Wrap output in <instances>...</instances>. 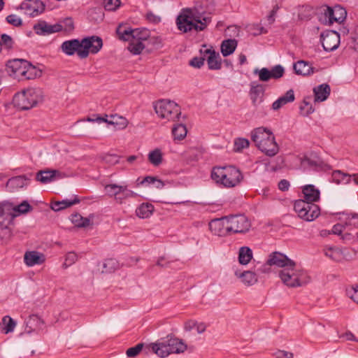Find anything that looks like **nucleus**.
Here are the masks:
<instances>
[{
  "instance_id": "obj_1",
  "label": "nucleus",
  "mask_w": 358,
  "mask_h": 358,
  "mask_svg": "<svg viewBox=\"0 0 358 358\" xmlns=\"http://www.w3.org/2000/svg\"><path fill=\"white\" fill-rule=\"evenodd\" d=\"M266 264L283 268L280 271L279 276L287 287H301L310 281V277L304 270L296 268V262L280 252L271 253Z\"/></svg>"
},
{
  "instance_id": "obj_2",
  "label": "nucleus",
  "mask_w": 358,
  "mask_h": 358,
  "mask_svg": "<svg viewBox=\"0 0 358 358\" xmlns=\"http://www.w3.org/2000/svg\"><path fill=\"white\" fill-rule=\"evenodd\" d=\"M8 74L19 81L33 80L41 76V71L26 59H14L7 62Z\"/></svg>"
},
{
  "instance_id": "obj_3",
  "label": "nucleus",
  "mask_w": 358,
  "mask_h": 358,
  "mask_svg": "<svg viewBox=\"0 0 358 358\" xmlns=\"http://www.w3.org/2000/svg\"><path fill=\"white\" fill-rule=\"evenodd\" d=\"M251 140L268 157H274L280 150L273 132L266 127H258L251 133Z\"/></svg>"
},
{
  "instance_id": "obj_4",
  "label": "nucleus",
  "mask_w": 358,
  "mask_h": 358,
  "mask_svg": "<svg viewBox=\"0 0 358 358\" xmlns=\"http://www.w3.org/2000/svg\"><path fill=\"white\" fill-rule=\"evenodd\" d=\"M185 13L180 15L176 19L178 29L183 33L192 30L201 31L206 29L212 20L211 17H203L202 20L199 13H196L191 8L185 9Z\"/></svg>"
},
{
  "instance_id": "obj_5",
  "label": "nucleus",
  "mask_w": 358,
  "mask_h": 358,
  "mask_svg": "<svg viewBox=\"0 0 358 358\" xmlns=\"http://www.w3.org/2000/svg\"><path fill=\"white\" fill-rule=\"evenodd\" d=\"M187 349V345L182 340L168 335L166 338H162L160 341L152 343L146 347L145 353L148 354L150 350L159 357L164 358L170 354H179L183 352Z\"/></svg>"
},
{
  "instance_id": "obj_6",
  "label": "nucleus",
  "mask_w": 358,
  "mask_h": 358,
  "mask_svg": "<svg viewBox=\"0 0 358 358\" xmlns=\"http://www.w3.org/2000/svg\"><path fill=\"white\" fill-rule=\"evenodd\" d=\"M211 178L225 187H234L242 181L243 176L235 166L229 165L213 168Z\"/></svg>"
},
{
  "instance_id": "obj_7",
  "label": "nucleus",
  "mask_w": 358,
  "mask_h": 358,
  "mask_svg": "<svg viewBox=\"0 0 358 358\" xmlns=\"http://www.w3.org/2000/svg\"><path fill=\"white\" fill-rule=\"evenodd\" d=\"M44 101V93L42 89L28 88L17 92L13 98L14 107L21 110H27Z\"/></svg>"
},
{
  "instance_id": "obj_8",
  "label": "nucleus",
  "mask_w": 358,
  "mask_h": 358,
  "mask_svg": "<svg viewBox=\"0 0 358 358\" xmlns=\"http://www.w3.org/2000/svg\"><path fill=\"white\" fill-rule=\"evenodd\" d=\"M156 113L168 121L175 122L179 120L181 115L180 107L173 101L162 99L154 103Z\"/></svg>"
},
{
  "instance_id": "obj_9",
  "label": "nucleus",
  "mask_w": 358,
  "mask_h": 358,
  "mask_svg": "<svg viewBox=\"0 0 358 358\" xmlns=\"http://www.w3.org/2000/svg\"><path fill=\"white\" fill-rule=\"evenodd\" d=\"M294 210L301 219L307 222L313 221L320 214V208L317 205L303 199L295 201Z\"/></svg>"
},
{
  "instance_id": "obj_10",
  "label": "nucleus",
  "mask_w": 358,
  "mask_h": 358,
  "mask_svg": "<svg viewBox=\"0 0 358 358\" xmlns=\"http://www.w3.org/2000/svg\"><path fill=\"white\" fill-rule=\"evenodd\" d=\"M225 229L228 232L234 234H244L248 231L250 222L244 215H230L224 217Z\"/></svg>"
},
{
  "instance_id": "obj_11",
  "label": "nucleus",
  "mask_w": 358,
  "mask_h": 358,
  "mask_svg": "<svg viewBox=\"0 0 358 358\" xmlns=\"http://www.w3.org/2000/svg\"><path fill=\"white\" fill-rule=\"evenodd\" d=\"M81 50L79 51V57L81 59L87 58L91 52L96 54L102 48V38L97 36H91L83 38L80 41Z\"/></svg>"
},
{
  "instance_id": "obj_12",
  "label": "nucleus",
  "mask_w": 358,
  "mask_h": 358,
  "mask_svg": "<svg viewBox=\"0 0 358 358\" xmlns=\"http://www.w3.org/2000/svg\"><path fill=\"white\" fill-rule=\"evenodd\" d=\"M87 121L92 122H106L108 124L113 125L115 129H122L127 126V121L126 118L119 116L117 114L111 115L108 117V115L101 116L99 114H93L92 117H88Z\"/></svg>"
},
{
  "instance_id": "obj_13",
  "label": "nucleus",
  "mask_w": 358,
  "mask_h": 358,
  "mask_svg": "<svg viewBox=\"0 0 358 358\" xmlns=\"http://www.w3.org/2000/svg\"><path fill=\"white\" fill-rule=\"evenodd\" d=\"M255 75H258L259 80L262 82H268L271 79L278 80L282 78L285 74V69L280 64H277L269 69L264 67L261 69H255L253 71Z\"/></svg>"
},
{
  "instance_id": "obj_14",
  "label": "nucleus",
  "mask_w": 358,
  "mask_h": 358,
  "mask_svg": "<svg viewBox=\"0 0 358 358\" xmlns=\"http://www.w3.org/2000/svg\"><path fill=\"white\" fill-rule=\"evenodd\" d=\"M340 34L336 31L326 30L320 34V42L323 49L326 52H331L336 50L340 44Z\"/></svg>"
},
{
  "instance_id": "obj_15",
  "label": "nucleus",
  "mask_w": 358,
  "mask_h": 358,
  "mask_svg": "<svg viewBox=\"0 0 358 358\" xmlns=\"http://www.w3.org/2000/svg\"><path fill=\"white\" fill-rule=\"evenodd\" d=\"M18 8L25 10L27 15L35 17L45 11V3L41 0H24Z\"/></svg>"
},
{
  "instance_id": "obj_16",
  "label": "nucleus",
  "mask_w": 358,
  "mask_h": 358,
  "mask_svg": "<svg viewBox=\"0 0 358 358\" xmlns=\"http://www.w3.org/2000/svg\"><path fill=\"white\" fill-rule=\"evenodd\" d=\"M314 155L315 159L310 158L307 156H303L301 158V164H307L308 166L313 168L316 171L327 172L332 170V166L324 162L315 153H311V156Z\"/></svg>"
},
{
  "instance_id": "obj_17",
  "label": "nucleus",
  "mask_w": 358,
  "mask_h": 358,
  "mask_svg": "<svg viewBox=\"0 0 358 358\" xmlns=\"http://www.w3.org/2000/svg\"><path fill=\"white\" fill-rule=\"evenodd\" d=\"M200 52L204 57L207 56L206 60L209 69L219 70L222 68V59L219 52L212 48L206 49L203 52L201 50Z\"/></svg>"
},
{
  "instance_id": "obj_18",
  "label": "nucleus",
  "mask_w": 358,
  "mask_h": 358,
  "mask_svg": "<svg viewBox=\"0 0 358 358\" xmlns=\"http://www.w3.org/2000/svg\"><path fill=\"white\" fill-rule=\"evenodd\" d=\"M265 89L263 85L252 82L250 83V94L254 106H257L263 101Z\"/></svg>"
},
{
  "instance_id": "obj_19",
  "label": "nucleus",
  "mask_w": 358,
  "mask_h": 358,
  "mask_svg": "<svg viewBox=\"0 0 358 358\" xmlns=\"http://www.w3.org/2000/svg\"><path fill=\"white\" fill-rule=\"evenodd\" d=\"M45 261V255L38 251H27L24 255V262L28 266L39 265Z\"/></svg>"
},
{
  "instance_id": "obj_20",
  "label": "nucleus",
  "mask_w": 358,
  "mask_h": 358,
  "mask_svg": "<svg viewBox=\"0 0 358 358\" xmlns=\"http://www.w3.org/2000/svg\"><path fill=\"white\" fill-rule=\"evenodd\" d=\"M61 49L69 56L73 55L76 52L79 56V51L81 50L80 41L78 38L66 41L62 43Z\"/></svg>"
},
{
  "instance_id": "obj_21",
  "label": "nucleus",
  "mask_w": 358,
  "mask_h": 358,
  "mask_svg": "<svg viewBox=\"0 0 358 358\" xmlns=\"http://www.w3.org/2000/svg\"><path fill=\"white\" fill-rule=\"evenodd\" d=\"M293 69L297 75L307 76L315 72V68L312 66L309 62L299 60L294 64Z\"/></svg>"
},
{
  "instance_id": "obj_22",
  "label": "nucleus",
  "mask_w": 358,
  "mask_h": 358,
  "mask_svg": "<svg viewBox=\"0 0 358 358\" xmlns=\"http://www.w3.org/2000/svg\"><path fill=\"white\" fill-rule=\"evenodd\" d=\"M302 192L305 201L314 203L320 200V192L313 185H306L303 187Z\"/></svg>"
},
{
  "instance_id": "obj_23",
  "label": "nucleus",
  "mask_w": 358,
  "mask_h": 358,
  "mask_svg": "<svg viewBox=\"0 0 358 358\" xmlns=\"http://www.w3.org/2000/svg\"><path fill=\"white\" fill-rule=\"evenodd\" d=\"M313 92L315 95V102H322L327 99L329 97L331 88L328 84H321L316 87H314Z\"/></svg>"
},
{
  "instance_id": "obj_24",
  "label": "nucleus",
  "mask_w": 358,
  "mask_h": 358,
  "mask_svg": "<svg viewBox=\"0 0 358 358\" xmlns=\"http://www.w3.org/2000/svg\"><path fill=\"white\" fill-rule=\"evenodd\" d=\"M29 178L27 175H21L9 178L6 182V187L10 190L17 188H22L27 185Z\"/></svg>"
},
{
  "instance_id": "obj_25",
  "label": "nucleus",
  "mask_w": 358,
  "mask_h": 358,
  "mask_svg": "<svg viewBox=\"0 0 358 358\" xmlns=\"http://www.w3.org/2000/svg\"><path fill=\"white\" fill-rule=\"evenodd\" d=\"M295 99L294 92L293 90H289L287 92L279 97L276 101H275L272 104V108L274 110H277L280 109L282 106L293 102Z\"/></svg>"
},
{
  "instance_id": "obj_26",
  "label": "nucleus",
  "mask_w": 358,
  "mask_h": 358,
  "mask_svg": "<svg viewBox=\"0 0 358 358\" xmlns=\"http://www.w3.org/2000/svg\"><path fill=\"white\" fill-rule=\"evenodd\" d=\"M236 276L241 279V281L247 286L254 285L257 282V275L252 271H245L243 272H239L236 271L235 272Z\"/></svg>"
},
{
  "instance_id": "obj_27",
  "label": "nucleus",
  "mask_w": 358,
  "mask_h": 358,
  "mask_svg": "<svg viewBox=\"0 0 358 358\" xmlns=\"http://www.w3.org/2000/svg\"><path fill=\"white\" fill-rule=\"evenodd\" d=\"M59 174L57 170H42L39 171L36 176V180L41 183L45 184L51 182Z\"/></svg>"
},
{
  "instance_id": "obj_28",
  "label": "nucleus",
  "mask_w": 358,
  "mask_h": 358,
  "mask_svg": "<svg viewBox=\"0 0 358 358\" xmlns=\"http://www.w3.org/2000/svg\"><path fill=\"white\" fill-rule=\"evenodd\" d=\"M134 29L127 24H120L116 29V33L120 40L123 41H131Z\"/></svg>"
},
{
  "instance_id": "obj_29",
  "label": "nucleus",
  "mask_w": 358,
  "mask_h": 358,
  "mask_svg": "<svg viewBox=\"0 0 358 358\" xmlns=\"http://www.w3.org/2000/svg\"><path fill=\"white\" fill-rule=\"evenodd\" d=\"M238 41L236 39L224 40L221 44V52L223 57L233 54L237 47Z\"/></svg>"
},
{
  "instance_id": "obj_30",
  "label": "nucleus",
  "mask_w": 358,
  "mask_h": 358,
  "mask_svg": "<svg viewBox=\"0 0 358 358\" xmlns=\"http://www.w3.org/2000/svg\"><path fill=\"white\" fill-rule=\"evenodd\" d=\"M154 208L152 203H143L136 208V214L140 218H148L152 214Z\"/></svg>"
},
{
  "instance_id": "obj_31",
  "label": "nucleus",
  "mask_w": 358,
  "mask_h": 358,
  "mask_svg": "<svg viewBox=\"0 0 358 358\" xmlns=\"http://www.w3.org/2000/svg\"><path fill=\"white\" fill-rule=\"evenodd\" d=\"M80 201V199L77 196L73 200L65 199L63 201H55L51 204V208L54 211L57 212L71 207L74 204L79 203Z\"/></svg>"
},
{
  "instance_id": "obj_32",
  "label": "nucleus",
  "mask_w": 358,
  "mask_h": 358,
  "mask_svg": "<svg viewBox=\"0 0 358 358\" xmlns=\"http://www.w3.org/2000/svg\"><path fill=\"white\" fill-rule=\"evenodd\" d=\"M332 181L336 184H348L352 179V176L340 170H335L331 174Z\"/></svg>"
},
{
  "instance_id": "obj_33",
  "label": "nucleus",
  "mask_w": 358,
  "mask_h": 358,
  "mask_svg": "<svg viewBox=\"0 0 358 358\" xmlns=\"http://www.w3.org/2000/svg\"><path fill=\"white\" fill-rule=\"evenodd\" d=\"M187 127L185 123L175 124L172 128V134L174 140L181 141L187 136Z\"/></svg>"
},
{
  "instance_id": "obj_34",
  "label": "nucleus",
  "mask_w": 358,
  "mask_h": 358,
  "mask_svg": "<svg viewBox=\"0 0 358 358\" xmlns=\"http://www.w3.org/2000/svg\"><path fill=\"white\" fill-rule=\"evenodd\" d=\"M252 259V251L247 246L241 247L238 252V262L242 265L248 264Z\"/></svg>"
},
{
  "instance_id": "obj_35",
  "label": "nucleus",
  "mask_w": 358,
  "mask_h": 358,
  "mask_svg": "<svg viewBox=\"0 0 358 358\" xmlns=\"http://www.w3.org/2000/svg\"><path fill=\"white\" fill-rule=\"evenodd\" d=\"M35 33L41 36H47L51 34L50 24L45 21L41 20L35 24L33 27Z\"/></svg>"
},
{
  "instance_id": "obj_36",
  "label": "nucleus",
  "mask_w": 358,
  "mask_h": 358,
  "mask_svg": "<svg viewBox=\"0 0 358 358\" xmlns=\"http://www.w3.org/2000/svg\"><path fill=\"white\" fill-rule=\"evenodd\" d=\"M150 36V31L145 28L134 29L131 40L137 41H148Z\"/></svg>"
},
{
  "instance_id": "obj_37",
  "label": "nucleus",
  "mask_w": 358,
  "mask_h": 358,
  "mask_svg": "<svg viewBox=\"0 0 358 358\" xmlns=\"http://www.w3.org/2000/svg\"><path fill=\"white\" fill-rule=\"evenodd\" d=\"M325 255L335 262H341L344 259L342 250L337 247L328 248L325 251Z\"/></svg>"
},
{
  "instance_id": "obj_38",
  "label": "nucleus",
  "mask_w": 358,
  "mask_h": 358,
  "mask_svg": "<svg viewBox=\"0 0 358 358\" xmlns=\"http://www.w3.org/2000/svg\"><path fill=\"white\" fill-rule=\"evenodd\" d=\"M344 215V213H343ZM345 224L349 230L358 229V214H345Z\"/></svg>"
},
{
  "instance_id": "obj_39",
  "label": "nucleus",
  "mask_w": 358,
  "mask_h": 358,
  "mask_svg": "<svg viewBox=\"0 0 358 358\" xmlns=\"http://www.w3.org/2000/svg\"><path fill=\"white\" fill-rule=\"evenodd\" d=\"M106 189L111 194L115 196L116 200L118 199V195L124 194L127 190V186L118 185L117 184H110L106 186Z\"/></svg>"
},
{
  "instance_id": "obj_40",
  "label": "nucleus",
  "mask_w": 358,
  "mask_h": 358,
  "mask_svg": "<svg viewBox=\"0 0 358 358\" xmlns=\"http://www.w3.org/2000/svg\"><path fill=\"white\" fill-rule=\"evenodd\" d=\"M2 331L7 334L13 332L16 325L15 321L8 315L4 316L2 319Z\"/></svg>"
},
{
  "instance_id": "obj_41",
  "label": "nucleus",
  "mask_w": 358,
  "mask_h": 358,
  "mask_svg": "<svg viewBox=\"0 0 358 358\" xmlns=\"http://www.w3.org/2000/svg\"><path fill=\"white\" fill-rule=\"evenodd\" d=\"M25 323L27 328H29L28 331L31 332L39 327L43 321L37 315H31L26 320Z\"/></svg>"
},
{
  "instance_id": "obj_42",
  "label": "nucleus",
  "mask_w": 358,
  "mask_h": 358,
  "mask_svg": "<svg viewBox=\"0 0 358 358\" xmlns=\"http://www.w3.org/2000/svg\"><path fill=\"white\" fill-rule=\"evenodd\" d=\"M119 267V263L114 258L106 259L103 264L102 273H110L114 272Z\"/></svg>"
},
{
  "instance_id": "obj_43",
  "label": "nucleus",
  "mask_w": 358,
  "mask_h": 358,
  "mask_svg": "<svg viewBox=\"0 0 358 358\" xmlns=\"http://www.w3.org/2000/svg\"><path fill=\"white\" fill-rule=\"evenodd\" d=\"M310 96L305 97L299 106L300 113L303 116H308L314 112V108L310 103Z\"/></svg>"
},
{
  "instance_id": "obj_44",
  "label": "nucleus",
  "mask_w": 358,
  "mask_h": 358,
  "mask_svg": "<svg viewBox=\"0 0 358 358\" xmlns=\"http://www.w3.org/2000/svg\"><path fill=\"white\" fill-rule=\"evenodd\" d=\"M33 207L28 203L27 201H23L20 204L12 208V210L17 213V214H12V217H14L17 215L20 214H26L30 211H31Z\"/></svg>"
},
{
  "instance_id": "obj_45",
  "label": "nucleus",
  "mask_w": 358,
  "mask_h": 358,
  "mask_svg": "<svg viewBox=\"0 0 358 358\" xmlns=\"http://www.w3.org/2000/svg\"><path fill=\"white\" fill-rule=\"evenodd\" d=\"M162 153L158 148L152 150L148 154V160L155 166H158L162 162Z\"/></svg>"
},
{
  "instance_id": "obj_46",
  "label": "nucleus",
  "mask_w": 358,
  "mask_h": 358,
  "mask_svg": "<svg viewBox=\"0 0 358 358\" xmlns=\"http://www.w3.org/2000/svg\"><path fill=\"white\" fill-rule=\"evenodd\" d=\"M328 9L330 6L324 4L317 8V15L318 20L323 24L328 25Z\"/></svg>"
},
{
  "instance_id": "obj_47",
  "label": "nucleus",
  "mask_w": 358,
  "mask_h": 358,
  "mask_svg": "<svg viewBox=\"0 0 358 358\" xmlns=\"http://www.w3.org/2000/svg\"><path fill=\"white\" fill-rule=\"evenodd\" d=\"M145 48V44L141 41L131 40L129 43L128 50L135 55H140Z\"/></svg>"
},
{
  "instance_id": "obj_48",
  "label": "nucleus",
  "mask_w": 358,
  "mask_h": 358,
  "mask_svg": "<svg viewBox=\"0 0 358 358\" xmlns=\"http://www.w3.org/2000/svg\"><path fill=\"white\" fill-rule=\"evenodd\" d=\"M313 8L310 6H303L299 10L298 17L300 20L308 21L313 17Z\"/></svg>"
},
{
  "instance_id": "obj_49",
  "label": "nucleus",
  "mask_w": 358,
  "mask_h": 358,
  "mask_svg": "<svg viewBox=\"0 0 358 358\" xmlns=\"http://www.w3.org/2000/svg\"><path fill=\"white\" fill-rule=\"evenodd\" d=\"M334 11L336 18V22H338V24L342 23L347 17L346 10L340 5H336L335 6H334Z\"/></svg>"
},
{
  "instance_id": "obj_50",
  "label": "nucleus",
  "mask_w": 358,
  "mask_h": 358,
  "mask_svg": "<svg viewBox=\"0 0 358 358\" xmlns=\"http://www.w3.org/2000/svg\"><path fill=\"white\" fill-rule=\"evenodd\" d=\"M0 43H1V48L4 46L6 49L11 50L14 45V41L9 35L2 34L1 35Z\"/></svg>"
},
{
  "instance_id": "obj_51",
  "label": "nucleus",
  "mask_w": 358,
  "mask_h": 358,
  "mask_svg": "<svg viewBox=\"0 0 358 358\" xmlns=\"http://www.w3.org/2000/svg\"><path fill=\"white\" fill-rule=\"evenodd\" d=\"M225 220V219H215L213 220L209 223V229L211 231L214 232L215 234L220 235L221 226L222 225V221Z\"/></svg>"
},
{
  "instance_id": "obj_52",
  "label": "nucleus",
  "mask_w": 358,
  "mask_h": 358,
  "mask_svg": "<svg viewBox=\"0 0 358 358\" xmlns=\"http://www.w3.org/2000/svg\"><path fill=\"white\" fill-rule=\"evenodd\" d=\"M63 25V31L65 32H71L74 30V22L72 17H65L60 21Z\"/></svg>"
},
{
  "instance_id": "obj_53",
  "label": "nucleus",
  "mask_w": 358,
  "mask_h": 358,
  "mask_svg": "<svg viewBox=\"0 0 358 358\" xmlns=\"http://www.w3.org/2000/svg\"><path fill=\"white\" fill-rule=\"evenodd\" d=\"M120 5V0H103V6L106 10H116Z\"/></svg>"
},
{
  "instance_id": "obj_54",
  "label": "nucleus",
  "mask_w": 358,
  "mask_h": 358,
  "mask_svg": "<svg viewBox=\"0 0 358 358\" xmlns=\"http://www.w3.org/2000/svg\"><path fill=\"white\" fill-rule=\"evenodd\" d=\"M144 346L143 343H138L134 347H131L127 349L126 354L129 357H136L143 350Z\"/></svg>"
},
{
  "instance_id": "obj_55",
  "label": "nucleus",
  "mask_w": 358,
  "mask_h": 358,
  "mask_svg": "<svg viewBox=\"0 0 358 358\" xmlns=\"http://www.w3.org/2000/svg\"><path fill=\"white\" fill-rule=\"evenodd\" d=\"M234 145L236 151H241L244 148H248L250 142L247 138H238L234 141Z\"/></svg>"
},
{
  "instance_id": "obj_56",
  "label": "nucleus",
  "mask_w": 358,
  "mask_h": 358,
  "mask_svg": "<svg viewBox=\"0 0 358 358\" xmlns=\"http://www.w3.org/2000/svg\"><path fill=\"white\" fill-rule=\"evenodd\" d=\"M78 259V256L74 252H69L66 255L65 261L63 264L64 268H67L74 264Z\"/></svg>"
},
{
  "instance_id": "obj_57",
  "label": "nucleus",
  "mask_w": 358,
  "mask_h": 358,
  "mask_svg": "<svg viewBox=\"0 0 358 358\" xmlns=\"http://www.w3.org/2000/svg\"><path fill=\"white\" fill-rule=\"evenodd\" d=\"M6 20L8 24H10L14 27H20L22 25V19L20 17H17V15H14V14L8 15L6 17Z\"/></svg>"
},
{
  "instance_id": "obj_58",
  "label": "nucleus",
  "mask_w": 358,
  "mask_h": 358,
  "mask_svg": "<svg viewBox=\"0 0 358 358\" xmlns=\"http://www.w3.org/2000/svg\"><path fill=\"white\" fill-rule=\"evenodd\" d=\"M352 230H349L346 229V231L341 236V238L344 241H351L355 239H358V231H351Z\"/></svg>"
},
{
  "instance_id": "obj_59",
  "label": "nucleus",
  "mask_w": 358,
  "mask_h": 358,
  "mask_svg": "<svg viewBox=\"0 0 358 358\" xmlns=\"http://www.w3.org/2000/svg\"><path fill=\"white\" fill-rule=\"evenodd\" d=\"M205 61V57H194L189 61V65L195 68H201Z\"/></svg>"
},
{
  "instance_id": "obj_60",
  "label": "nucleus",
  "mask_w": 358,
  "mask_h": 358,
  "mask_svg": "<svg viewBox=\"0 0 358 358\" xmlns=\"http://www.w3.org/2000/svg\"><path fill=\"white\" fill-rule=\"evenodd\" d=\"M145 19L149 22L157 24L161 22V17L154 14L152 11H148L145 15Z\"/></svg>"
},
{
  "instance_id": "obj_61",
  "label": "nucleus",
  "mask_w": 358,
  "mask_h": 358,
  "mask_svg": "<svg viewBox=\"0 0 358 358\" xmlns=\"http://www.w3.org/2000/svg\"><path fill=\"white\" fill-rule=\"evenodd\" d=\"M351 48L355 51H358V27L356 30L355 36L350 38V41L348 43Z\"/></svg>"
},
{
  "instance_id": "obj_62",
  "label": "nucleus",
  "mask_w": 358,
  "mask_h": 358,
  "mask_svg": "<svg viewBox=\"0 0 358 358\" xmlns=\"http://www.w3.org/2000/svg\"><path fill=\"white\" fill-rule=\"evenodd\" d=\"M279 8V6L278 4H275V6H273L272 10L270 11L269 14L267 16V20L269 24H272L275 22V17Z\"/></svg>"
},
{
  "instance_id": "obj_63",
  "label": "nucleus",
  "mask_w": 358,
  "mask_h": 358,
  "mask_svg": "<svg viewBox=\"0 0 358 358\" xmlns=\"http://www.w3.org/2000/svg\"><path fill=\"white\" fill-rule=\"evenodd\" d=\"M346 229H347V227H346L345 224H336L334 225L331 231H332V234H334L342 236L343 231H345Z\"/></svg>"
},
{
  "instance_id": "obj_64",
  "label": "nucleus",
  "mask_w": 358,
  "mask_h": 358,
  "mask_svg": "<svg viewBox=\"0 0 358 358\" xmlns=\"http://www.w3.org/2000/svg\"><path fill=\"white\" fill-rule=\"evenodd\" d=\"M350 297L358 304V285L355 287H352L350 290L348 291Z\"/></svg>"
}]
</instances>
